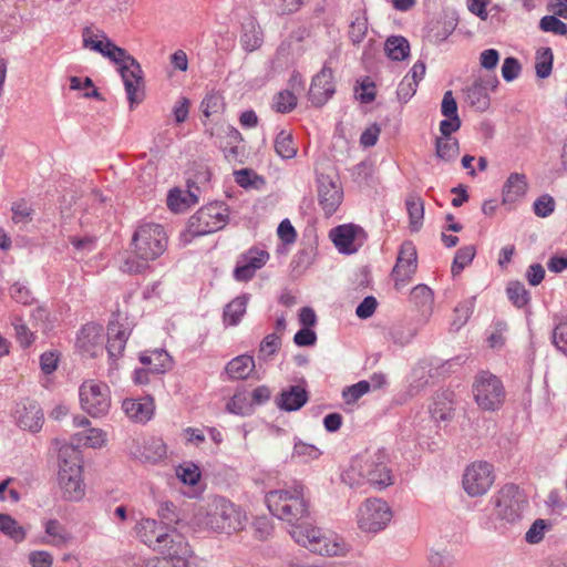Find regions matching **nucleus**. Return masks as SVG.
<instances>
[{
  "instance_id": "nucleus-1",
  "label": "nucleus",
  "mask_w": 567,
  "mask_h": 567,
  "mask_svg": "<svg viewBox=\"0 0 567 567\" xmlns=\"http://www.w3.org/2000/svg\"><path fill=\"white\" fill-rule=\"evenodd\" d=\"M342 481L350 487L365 484L382 491L394 484L390 454L385 449L365 451L351 460L342 474Z\"/></svg>"
},
{
  "instance_id": "nucleus-18",
  "label": "nucleus",
  "mask_w": 567,
  "mask_h": 567,
  "mask_svg": "<svg viewBox=\"0 0 567 567\" xmlns=\"http://www.w3.org/2000/svg\"><path fill=\"white\" fill-rule=\"evenodd\" d=\"M127 100L131 107L140 104L144 99V80L143 71L137 60H131L128 64L118 69Z\"/></svg>"
},
{
  "instance_id": "nucleus-22",
  "label": "nucleus",
  "mask_w": 567,
  "mask_h": 567,
  "mask_svg": "<svg viewBox=\"0 0 567 567\" xmlns=\"http://www.w3.org/2000/svg\"><path fill=\"white\" fill-rule=\"evenodd\" d=\"M14 416L17 424L30 432H39L43 425V412L38 402L25 399L17 404Z\"/></svg>"
},
{
  "instance_id": "nucleus-26",
  "label": "nucleus",
  "mask_w": 567,
  "mask_h": 567,
  "mask_svg": "<svg viewBox=\"0 0 567 567\" xmlns=\"http://www.w3.org/2000/svg\"><path fill=\"white\" fill-rule=\"evenodd\" d=\"M154 401L150 396L141 399H125L122 402V410L125 415L138 423H145L150 421L154 414Z\"/></svg>"
},
{
  "instance_id": "nucleus-38",
  "label": "nucleus",
  "mask_w": 567,
  "mask_h": 567,
  "mask_svg": "<svg viewBox=\"0 0 567 567\" xmlns=\"http://www.w3.org/2000/svg\"><path fill=\"white\" fill-rule=\"evenodd\" d=\"M243 48L252 52L262 43V32L255 21L250 20L244 24V31L240 38Z\"/></svg>"
},
{
  "instance_id": "nucleus-40",
  "label": "nucleus",
  "mask_w": 567,
  "mask_h": 567,
  "mask_svg": "<svg viewBox=\"0 0 567 567\" xmlns=\"http://www.w3.org/2000/svg\"><path fill=\"white\" fill-rule=\"evenodd\" d=\"M368 32V18L365 11H358L349 25V39L353 44H359L363 41Z\"/></svg>"
},
{
  "instance_id": "nucleus-36",
  "label": "nucleus",
  "mask_w": 567,
  "mask_h": 567,
  "mask_svg": "<svg viewBox=\"0 0 567 567\" xmlns=\"http://www.w3.org/2000/svg\"><path fill=\"white\" fill-rule=\"evenodd\" d=\"M76 445H84L92 449H101L106 444V433L102 429L91 427L84 432L74 434L73 442Z\"/></svg>"
},
{
  "instance_id": "nucleus-21",
  "label": "nucleus",
  "mask_w": 567,
  "mask_h": 567,
  "mask_svg": "<svg viewBox=\"0 0 567 567\" xmlns=\"http://www.w3.org/2000/svg\"><path fill=\"white\" fill-rule=\"evenodd\" d=\"M269 259V254L259 248H250L241 254L234 269V278L237 281H248L252 279L256 271L261 269Z\"/></svg>"
},
{
  "instance_id": "nucleus-25",
  "label": "nucleus",
  "mask_w": 567,
  "mask_h": 567,
  "mask_svg": "<svg viewBox=\"0 0 567 567\" xmlns=\"http://www.w3.org/2000/svg\"><path fill=\"white\" fill-rule=\"evenodd\" d=\"M498 84L496 78L484 81L483 79L476 80L470 85L466 91V101L476 111L484 112L489 106L488 89L494 90Z\"/></svg>"
},
{
  "instance_id": "nucleus-37",
  "label": "nucleus",
  "mask_w": 567,
  "mask_h": 567,
  "mask_svg": "<svg viewBox=\"0 0 567 567\" xmlns=\"http://www.w3.org/2000/svg\"><path fill=\"white\" fill-rule=\"evenodd\" d=\"M384 50L391 60L402 61L410 53V43L404 37L392 35L385 41Z\"/></svg>"
},
{
  "instance_id": "nucleus-45",
  "label": "nucleus",
  "mask_w": 567,
  "mask_h": 567,
  "mask_svg": "<svg viewBox=\"0 0 567 567\" xmlns=\"http://www.w3.org/2000/svg\"><path fill=\"white\" fill-rule=\"evenodd\" d=\"M157 515L161 518L159 523L168 528H175L174 526L181 520L177 506L169 501L161 502L158 504Z\"/></svg>"
},
{
  "instance_id": "nucleus-60",
  "label": "nucleus",
  "mask_w": 567,
  "mask_h": 567,
  "mask_svg": "<svg viewBox=\"0 0 567 567\" xmlns=\"http://www.w3.org/2000/svg\"><path fill=\"white\" fill-rule=\"evenodd\" d=\"M444 401H434L433 406L430 409L431 415L435 421H447L452 417L453 408L452 403Z\"/></svg>"
},
{
  "instance_id": "nucleus-44",
  "label": "nucleus",
  "mask_w": 567,
  "mask_h": 567,
  "mask_svg": "<svg viewBox=\"0 0 567 567\" xmlns=\"http://www.w3.org/2000/svg\"><path fill=\"white\" fill-rule=\"evenodd\" d=\"M475 254H476V249L473 245L461 247L456 251L454 259H453V264L451 267L452 275L453 276L460 275L462 272V270L473 261Z\"/></svg>"
},
{
  "instance_id": "nucleus-59",
  "label": "nucleus",
  "mask_w": 567,
  "mask_h": 567,
  "mask_svg": "<svg viewBox=\"0 0 567 567\" xmlns=\"http://www.w3.org/2000/svg\"><path fill=\"white\" fill-rule=\"evenodd\" d=\"M176 475L184 484H187L189 486L196 485L200 478V472L198 467L194 464L178 466L176 468Z\"/></svg>"
},
{
  "instance_id": "nucleus-64",
  "label": "nucleus",
  "mask_w": 567,
  "mask_h": 567,
  "mask_svg": "<svg viewBox=\"0 0 567 567\" xmlns=\"http://www.w3.org/2000/svg\"><path fill=\"white\" fill-rule=\"evenodd\" d=\"M29 563L32 567H52L53 556L47 550L31 551Z\"/></svg>"
},
{
  "instance_id": "nucleus-56",
  "label": "nucleus",
  "mask_w": 567,
  "mask_h": 567,
  "mask_svg": "<svg viewBox=\"0 0 567 567\" xmlns=\"http://www.w3.org/2000/svg\"><path fill=\"white\" fill-rule=\"evenodd\" d=\"M278 14L297 12L308 0H267Z\"/></svg>"
},
{
  "instance_id": "nucleus-10",
  "label": "nucleus",
  "mask_w": 567,
  "mask_h": 567,
  "mask_svg": "<svg viewBox=\"0 0 567 567\" xmlns=\"http://www.w3.org/2000/svg\"><path fill=\"white\" fill-rule=\"evenodd\" d=\"M392 516V509L385 501L368 498L358 509V525L363 532L378 533L390 524Z\"/></svg>"
},
{
  "instance_id": "nucleus-34",
  "label": "nucleus",
  "mask_w": 567,
  "mask_h": 567,
  "mask_svg": "<svg viewBox=\"0 0 567 567\" xmlns=\"http://www.w3.org/2000/svg\"><path fill=\"white\" fill-rule=\"evenodd\" d=\"M198 202V197L192 190L179 188L171 189L167 195V206L174 213H183Z\"/></svg>"
},
{
  "instance_id": "nucleus-31",
  "label": "nucleus",
  "mask_w": 567,
  "mask_h": 567,
  "mask_svg": "<svg viewBox=\"0 0 567 567\" xmlns=\"http://www.w3.org/2000/svg\"><path fill=\"white\" fill-rule=\"evenodd\" d=\"M44 533L48 538H43L42 543L53 547H64L72 540V535L55 518L43 522Z\"/></svg>"
},
{
  "instance_id": "nucleus-8",
  "label": "nucleus",
  "mask_w": 567,
  "mask_h": 567,
  "mask_svg": "<svg viewBox=\"0 0 567 567\" xmlns=\"http://www.w3.org/2000/svg\"><path fill=\"white\" fill-rule=\"evenodd\" d=\"M472 392L478 408L488 412L499 410L506 399V390L502 380L488 371H481L476 374Z\"/></svg>"
},
{
  "instance_id": "nucleus-5",
  "label": "nucleus",
  "mask_w": 567,
  "mask_h": 567,
  "mask_svg": "<svg viewBox=\"0 0 567 567\" xmlns=\"http://www.w3.org/2000/svg\"><path fill=\"white\" fill-rule=\"evenodd\" d=\"M289 533L296 543L318 555L337 556L344 550V543L337 535L308 523H299Z\"/></svg>"
},
{
  "instance_id": "nucleus-14",
  "label": "nucleus",
  "mask_w": 567,
  "mask_h": 567,
  "mask_svg": "<svg viewBox=\"0 0 567 567\" xmlns=\"http://www.w3.org/2000/svg\"><path fill=\"white\" fill-rule=\"evenodd\" d=\"M132 330V324L126 318L122 319L117 316L109 322L106 350L111 364H114L123 355Z\"/></svg>"
},
{
  "instance_id": "nucleus-54",
  "label": "nucleus",
  "mask_w": 567,
  "mask_h": 567,
  "mask_svg": "<svg viewBox=\"0 0 567 567\" xmlns=\"http://www.w3.org/2000/svg\"><path fill=\"white\" fill-rule=\"evenodd\" d=\"M539 29L544 32L554 33L556 35L567 34V24L555 16H545L539 21Z\"/></svg>"
},
{
  "instance_id": "nucleus-30",
  "label": "nucleus",
  "mask_w": 567,
  "mask_h": 567,
  "mask_svg": "<svg viewBox=\"0 0 567 567\" xmlns=\"http://www.w3.org/2000/svg\"><path fill=\"white\" fill-rule=\"evenodd\" d=\"M308 401V392L300 385H290L282 390L277 399L279 409L292 412L301 409Z\"/></svg>"
},
{
  "instance_id": "nucleus-33",
  "label": "nucleus",
  "mask_w": 567,
  "mask_h": 567,
  "mask_svg": "<svg viewBox=\"0 0 567 567\" xmlns=\"http://www.w3.org/2000/svg\"><path fill=\"white\" fill-rule=\"evenodd\" d=\"M250 296L248 293L240 295L228 302L223 311V322L226 327H235L239 324L246 313L247 305Z\"/></svg>"
},
{
  "instance_id": "nucleus-16",
  "label": "nucleus",
  "mask_w": 567,
  "mask_h": 567,
  "mask_svg": "<svg viewBox=\"0 0 567 567\" xmlns=\"http://www.w3.org/2000/svg\"><path fill=\"white\" fill-rule=\"evenodd\" d=\"M417 268V255L412 241H404L392 270V277L398 289L404 287L414 276Z\"/></svg>"
},
{
  "instance_id": "nucleus-7",
  "label": "nucleus",
  "mask_w": 567,
  "mask_h": 567,
  "mask_svg": "<svg viewBox=\"0 0 567 567\" xmlns=\"http://www.w3.org/2000/svg\"><path fill=\"white\" fill-rule=\"evenodd\" d=\"M229 219V210L225 203L215 202L200 207L190 216L186 234L189 237H198L223 229Z\"/></svg>"
},
{
  "instance_id": "nucleus-9",
  "label": "nucleus",
  "mask_w": 567,
  "mask_h": 567,
  "mask_svg": "<svg viewBox=\"0 0 567 567\" xmlns=\"http://www.w3.org/2000/svg\"><path fill=\"white\" fill-rule=\"evenodd\" d=\"M167 235L159 224L145 223L135 230L132 244L136 256L143 260H154L167 248Z\"/></svg>"
},
{
  "instance_id": "nucleus-32",
  "label": "nucleus",
  "mask_w": 567,
  "mask_h": 567,
  "mask_svg": "<svg viewBox=\"0 0 567 567\" xmlns=\"http://www.w3.org/2000/svg\"><path fill=\"white\" fill-rule=\"evenodd\" d=\"M456 25L457 21L452 17L434 20L427 27L426 38L431 43L440 44L453 33Z\"/></svg>"
},
{
  "instance_id": "nucleus-42",
  "label": "nucleus",
  "mask_w": 567,
  "mask_h": 567,
  "mask_svg": "<svg viewBox=\"0 0 567 567\" xmlns=\"http://www.w3.org/2000/svg\"><path fill=\"white\" fill-rule=\"evenodd\" d=\"M406 210L410 218V226L413 231H417L424 217V205L420 197L411 196L405 202Z\"/></svg>"
},
{
  "instance_id": "nucleus-49",
  "label": "nucleus",
  "mask_w": 567,
  "mask_h": 567,
  "mask_svg": "<svg viewBox=\"0 0 567 567\" xmlns=\"http://www.w3.org/2000/svg\"><path fill=\"white\" fill-rule=\"evenodd\" d=\"M322 452L313 444L296 440L292 456L300 458L302 462H311L320 457Z\"/></svg>"
},
{
  "instance_id": "nucleus-19",
  "label": "nucleus",
  "mask_w": 567,
  "mask_h": 567,
  "mask_svg": "<svg viewBox=\"0 0 567 567\" xmlns=\"http://www.w3.org/2000/svg\"><path fill=\"white\" fill-rule=\"evenodd\" d=\"M164 539L161 547L155 548L154 551L162 554L164 558L173 560L175 564L188 565L192 549L186 538L177 533L175 528H169Z\"/></svg>"
},
{
  "instance_id": "nucleus-57",
  "label": "nucleus",
  "mask_w": 567,
  "mask_h": 567,
  "mask_svg": "<svg viewBox=\"0 0 567 567\" xmlns=\"http://www.w3.org/2000/svg\"><path fill=\"white\" fill-rule=\"evenodd\" d=\"M200 109L203 114L209 117L223 111L224 100L219 94H209L202 101Z\"/></svg>"
},
{
  "instance_id": "nucleus-63",
  "label": "nucleus",
  "mask_w": 567,
  "mask_h": 567,
  "mask_svg": "<svg viewBox=\"0 0 567 567\" xmlns=\"http://www.w3.org/2000/svg\"><path fill=\"white\" fill-rule=\"evenodd\" d=\"M553 343L564 354H567V322L556 324L553 330Z\"/></svg>"
},
{
  "instance_id": "nucleus-20",
  "label": "nucleus",
  "mask_w": 567,
  "mask_h": 567,
  "mask_svg": "<svg viewBox=\"0 0 567 567\" xmlns=\"http://www.w3.org/2000/svg\"><path fill=\"white\" fill-rule=\"evenodd\" d=\"M336 85L333 83V73L332 69L326 62L317 73L311 82L309 89V100L315 106L324 105L334 94Z\"/></svg>"
},
{
  "instance_id": "nucleus-39",
  "label": "nucleus",
  "mask_w": 567,
  "mask_h": 567,
  "mask_svg": "<svg viewBox=\"0 0 567 567\" xmlns=\"http://www.w3.org/2000/svg\"><path fill=\"white\" fill-rule=\"evenodd\" d=\"M0 532L16 543L23 542L27 536L24 527L9 514H0Z\"/></svg>"
},
{
  "instance_id": "nucleus-62",
  "label": "nucleus",
  "mask_w": 567,
  "mask_h": 567,
  "mask_svg": "<svg viewBox=\"0 0 567 567\" xmlns=\"http://www.w3.org/2000/svg\"><path fill=\"white\" fill-rule=\"evenodd\" d=\"M520 64L516 58L508 56L502 65V76L506 82H512L518 78L520 73Z\"/></svg>"
},
{
  "instance_id": "nucleus-12",
  "label": "nucleus",
  "mask_w": 567,
  "mask_h": 567,
  "mask_svg": "<svg viewBox=\"0 0 567 567\" xmlns=\"http://www.w3.org/2000/svg\"><path fill=\"white\" fill-rule=\"evenodd\" d=\"M495 480L493 465L486 461L471 463L463 474V488L472 497L486 494Z\"/></svg>"
},
{
  "instance_id": "nucleus-15",
  "label": "nucleus",
  "mask_w": 567,
  "mask_h": 567,
  "mask_svg": "<svg viewBox=\"0 0 567 567\" xmlns=\"http://www.w3.org/2000/svg\"><path fill=\"white\" fill-rule=\"evenodd\" d=\"M329 236L339 252L344 255L357 252L367 237L364 230L353 224L337 226L330 230Z\"/></svg>"
},
{
  "instance_id": "nucleus-11",
  "label": "nucleus",
  "mask_w": 567,
  "mask_h": 567,
  "mask_svg": "<svg viewBox=\"0 0 567 567\" xmlns=\"http://www.w3.org/2000/svg\"><path fill=\"white\" fill-rule=\"evenodd\" d=\"M81 408L91 416L105 415L111 408L110 389L105 383L85 381L79 390Z\"/></svg>"
},
{
  "instance_id": "nucleus-27",
  "label": "nucleus",
  "mask_w": 567,
  "mask_h": 567,
  "mask_svg": "<svg viewBox=\"0 0 567 567\" xmlns=\"http://www.w3.org/2000/svg\"><path fill=\"white\" fill-rule=\"evenodd\" d=\"M103 327L96 323H87L78 333V348L91 355H95L103 343Z\"/></svg>"
},
{
  "instance_id": "nucleus-2",
  "label": "nucleus",
  "mask_w": 567,
  "mask_h": 567,
  "mask_svg": "<svg viewBox=\"0 0 567 567\" xmlns=\"http://www.w3.org/2000/svg\"><path fill=\"white\" fill-rule=\"evenodd\" d=\"M265 502L269 512L289 523L291 528L310 515V502L300 482L268 492Z\"/></svg>"
},
{
  "instance_id": "nucleus-6",
  "label": "nucleus",
  "mask_w": 567,
  "mask_h": 567,
  "mask_svg": "<svg viewBox=\"0 0 567 567\" xmlns=\"http://www.w3.org/2000/svg\"><path fill=\"white\" fill-rule=\"evenodd\" d=\"M528 501L523 491L514 484L503 486L495 495L494 516L498 522L495 528H506L519 523Z\"/></svg>"
},
{
  "instance_id": "nucleus-41",
  "label": "nucleus",
  "mask_w": 567,
  "mask_h": 567,
  "mask_svg": "<svg viewBox=\"0 0 567 567\" xmlns=\"http://www.w3.org/2000/svg\"><path fill=\"white\" fill-rule=\"evenodd\" d=\"M435 148L437 157L445 162H451L458 154V141L455 137H437Z\"/></svg>"
},
{
  "instance_id": "nucleus-43",
  "label": "nucleus",
  "mask_w": 567,
  "mask_h": 567,
  "mask_svg": "<svg viewBox=\"0 0 567 567\" xmlns=\"http://www.w3.org/2000/svg\"><path fill=\"white\" fill-rule=\"evenodd\" d=\"M275 151L284 159L293 158L297 154V147L295 146L292 136L281 131L275 140Z\"/></svg>"
},
{
  "instance_id": "nucleus-35",
  "label": "nucleus",
  "mask_w": 567,
  "mask_h": 567,
  "mask_svg": "<svg viewBox=\"0 0 567 567\" xmlns=\"http://www.w3.org/2000/svg\"><path fill=\"white\" fill-rule=\"evenodd\" d=\"M255 369V361L251 355L241 354L231 359L226 364V372L231 379L244 380L247 379Z\"/></svg>"
},
{
  "instance_id": "nucleus-28",
  "label": "nucleus",
  "mask_w": 567,
  "mask_h": 567,
  "mask_svg": "<svg viewBox=\"0 0 567 567\" xmlns=\"http://www.w3.org/2000/svg\"><path fill=\"white\" fill-rule=\"evenodd\" d=\"M527 177L522 173H511L502 189L503 203L512 204L523 198L527 192Z\"/></svg>"
},
{
  "instance_id": "nucleus-58",
  "label": "nucleus",
  "mask_w": 567,
  "mask_h": 567,
  "mask_svg": "<svg viewBox=\"0 0 567 567\" xmlns=\"http://www.w3.org/2000/svg\"><path fill=\"white\" fill-rule=\"evenodd\" d=\"M281 346V339L276 333H270L266 336L259 346V355L264 359H267L274 355Z\"/></svg>"
},
{
  "instance_id": "nucleus-53",
  "label": "nucleus",
  "mask_w": 567,
  "mask_h": 567,
  "mask_svg": "<svg viewBox=\"0 0 567 567\" xmlns=\"http://www.w3.org/2000/svg\"><path fill=\"white\" fill-rule=\"evenodd\" d=\"M371 389V383L367 380L359 381L355 384L347 386L342 391V398L346 403H354L364 394H367Z\"/></svg>"
},
{
  "instance_id": "nucleus-3",
  "label": "nucleus",
  "mask_w": 567,
  "mask_h": 567,
  "mask_svg": "<svg viewBox=\"0 0 567 567\" xmlns=\"http://www.w3.org/2000/svg\"><path fill=\"white\" fill-rule=\"evenodd\" d=\"M58 465L62 497L69 502L81 501L85 495L81 452L73 444H62L58 451Z\"/></svg>"
},
{
  "instance_id": "nucleus-4",
  "label": "nucleus",
  "mask_w": 567,
  "mask_h": 567,
  "mask_svg": "<svg viewBox=\"0 0 567 567\" xmlns=\"http://www.w3.org/2000/svg\"><path fill=\"white\" fill-rule=\"evenodd\" d=\"M245 520L246 516L240 508L221 496L209 499L200 518V523L207 528L227 534L243 529Z\"/></svg>"
},
{
  "instance_id": "nucleus-13",
  "label": "nucleus",
  "mask_w": 567,
  "mask_h": 567,
  "mask_svg": "<svg viewBox=\"0 0 567 567\" xmlns=\"http://www.w3.org/2000/svg\"><path fill=\"white\" fill-rule=\"evenodd\" d=\"M83 45L84 48L101 53L103 56L118 64L120 68L128 64L131 60H136L128 54L125 49L117 47L111 41L103 31L94 33L92 29L85 28L83 30Z\"/></svg>"
},
{
  "instance_id": "nucleus-51",
  "label": "nucleus",
  "mask_w": 567,
  "mask_h": 567,
  "mask_svg": "<svg viewBox=\"0 0 567 567\" xmlns=\"http://www.w3.org/2000/svg\"><path fill=\"white\" fill-rule=\"evenodd\" d=\"M12 326L14 328L17 341L22 348H28L34 342V333L20 317L13 318Z\"/></svg>"
},
{
  "instance_id": "nucleus-46",
  "label": "nucleus",
  "mask_w": 567,
  "mask_h": 567,
  "mask_svg": "<svg viewBox=\"0 0 567 567\" xmlns=\"http://www.w3.org/2000/svg\"><path fill=\"white\" fill-rule=\"evenodd\" d=\"M412 302L421 308L423 312H429L433 303V292L425 285L415 286L410 295Z\"/></svg>"
},
{
  "instance_id": "nucleus-50",
  "label": "nucleus",
  "mask_w": 567,
  "mask_h": 567,
  "mask_svg": "<svg viewBox=\"0 0 567 567\" xmlns=\"http://www.w3.org/2000/svg\"><path fill=\"white\" fill-rule=\"evenodd\" d=\"M550 523L546 519H536L526 532L525 542L530 545L540 543L545 537V533L550 528Z\"/></svg>"
},
{
  "instance_id": "nucleus-23",
  "label": "nucleus",
  "mask_w": 567,
  "mask_h": 567,
  "mask_svg": "<svg viewBox=\"0 0 567 567\" xmlns=\"http://www.w3.org/2000/svg\"><path fill=\"white\" fill-rule=\"evenodd\" d=\"M131 455L145 463H157L166 456V446L161 439L151 437L142 442L134 440L130 447Z\"/></svg>"
},
{
  "instance_id": "nucleus-55",
  "label": "nucleus",
  "mask_w": 567,
  "mask_h": 567,
  "mask_svg": "<svg viewBox=\"0 0 567 567\" xmlns=\"http://www.w3.org/2000/svg\"><path fill=\"white\" fill-rule=\"evenodd\" d=\"M296 105L297 97L288 90L279 92L274 99V107L279 113H288L292 111Z\"/></svg>"
},
{
  "instance_id": "nucleus-48",
  "label": "nucleus",
  "mask_w": 567,
  "mask_h": 567,
  "mask_svg": "<svg viewBox=\"0 0 567 567\" xmlns=\"http://www.w3.org/2000/svg\"><path fill=\"white\" fill-rule=\"evenodd\" d=\"M506 292H507V296H508L509 300L517 308L525 307L529 302V300H530L529 291L519 281L511 282L507 286Z\"/></svg>"
},
{
  "instance_id": "nucleus-17",
  "label": "nucleus",
  "mask_w": 567,
  "mask_h": 567,
  "mask_svg": "<svg viewBox=\"0 0 567 567\" xmlns=\"http://www.w3.org/2000/svg\"><path fill=\"white\" fill-rule=\"evenodd\" d=\"M317 183L319 205L326 216H331L342 203V188L336 179L326 174L318 175Z\"/></svg>"
},
{
  "instance_id": "nucleus-47",
  "label": "nucleus",
  "mask_w": 567,
  "mask_h": 567,
  "mask_svg": "<svg viewBox=\"0 0 567 567\" xmlns=\"http://www.w3.org/2000/svg\"><path fill=\"white\" fill-rule=\"evenodd\" d=\"M553 52L549 48H544L537 51L536 55V74L540 79H546L550 75L553 69Z\"/></svg>"
},
{
  "instance_id": "nucleus-29",
  "label": "nucleus",
  "mask_w": 567,
  "mask_h": 567,
  "mask_svg": "<svg viewBox=\"0 0 567 567\" xmlns=\"http://www.w3.org/2000/svg\"><path fill=\"white\" fill-rule=\"evenodd\" d=\"M140 362L147 368L152 374H163L172 368V358L167 351L155 349L143 352Z\"/></svg>"
},
{
  "instance_id": "nucleus-61",
  "label": "nucleus",
  "mask_w": 567,
  "mask_h": 567,
  "mask_svg": "<svg viewBox=\"0 0 567 567\" xmlns=\"http://www.w3.org/2000/svg\"><path fill=\"white\" fill-rule=\"evenodd\" d=\"M555 209V200L549 195H542L534 203V213L538 217H548Z\"/></svg>"
},
{
  "instance_id": "nucleus-24",
  "label": "nucleus",
  "mask_w": 567,
  "mask_h": 567,
  "mask_svg": "<svg viewBox=\"0 0 567 567\" xmlns=\"http://www.w3.org/2000/svg\"><path fill=\"white\" fill-rule=\"evenodd\" d=\"M168 529L167 526L154 518H143L135 527L138 539L153 550L161 547V544L165 540L164 537L167 536Z\"/></svg>"
},
{
  "instance_id": "nucleus-52",
  "label": "nucleus",
  "mask_w": 567,
  "mask_h": 567,
  "mask_svg": "<svg viewBox=\"0 0 567 567\" xmlns=\"http://www.w3.org/2000/svg\"><path fill=\"white\" fill-rule=\"evenodd\" d=\"M474 307H475V298L474 297L460 302L455 307V309H454L455 319L453 321V326L456 329H460L462 326H464L466 323V321L473 313Z\"/></svg>"
}]
</instances>
